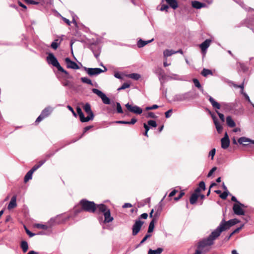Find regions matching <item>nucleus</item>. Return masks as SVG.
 <instances>
[{"label": "nucleus", "mask_w": 254, "mask_h": 254, "mask_svg": "<svg viewBox=\"0 0 254 254\" xmlns=\"http://www.w3.org/2000/svg\"><path fill=\"white\" fill-rule=\"evenodd\" d=\"M47 61L49 64H52L53 66L56 67L59 71L64 73L67 76L68 78H72L71 76L69 75L68 72L61 66L58 60L53 53H50L48 54L47 57Z\"/></svg>", "instance_id": "1"}, {"label": "nucleus", "mask_w": 254, "mask_h": 254, "mask_svg": "<svg viewBox=\"0 0 254 254\" xmlns=\"http://www.w3.org/2000/svg\"><path fill=\"white\" fill-rule=\"evenodd\" d=\"M97 208L99 212L103 213L104 216V223H108L113 221L114 218L111 215L110 210L106 205L103 204H98Z\"/></svg>", "instance_id": "2"}, {"label": "nucleus", "mask_w": 254, "mask_h": 254, "mask_svg": "<svg viewBox=\"0 0 254 254\" xmlns=\"http://www.w3.org/2000/svg\"><path fill=\"white\" fill-rule=\"evenodd\" d=\"M81 209L91 213L95 212L97 208V205L93 201H88L86 199H82L80 201Z\"/></svg>", "instance_id": "3"}, {"label": "nucleus", "mask_w": 254, "mask_h": 254, "mask_svg": "<svg viewBox=\"0 0 254 254\" xmlns=\"http://www.w3.org/2000/svg\"><path fill=\"white\" fill-rule=\"evenodd\" d=\"M208 97V100L211 103L212 106L213 108L216 110H219L221 108V107L225 106H227V104L225 103H222L221 104H219L217 102H216L211 96L209 95H207ZM216 112L218 115L220 120L222 121V123H224L225 122V117L223 114L220 113L219 111L217 110H216Z\"/></svg>", "instance_id": "4"}, {"label": "nucleus", "mask_w": 254, "mask_h": 254, "mask_svg": "<svg viewBox=\"0 0 254 254\" xmlns=\"http://www.w3.org/2000/svg\"><path fill=\"white\" fill-rule=\"evenodd\" d=\"M218 237H215V235L212 234V232L211 234L207 238L200 241L197 245L198 249H202V250L207 246H210L213 244V241Z\"/></svg>", "instance_id": "5"}, {"label": "nucleus", "mask_w": 254, "mask_h": 254, "mask_svg": "<svg viewBox=\"0 0 254 254\" xmlns=\"http://www.w3.org/2000/svg\"><path fill=\"white\" fill-rule=\"evenodd\" d=\"M195 98V94H193L191 91L177 94L174 97V101L183 102L189 101Z\"/></svg>", "instance_id": "6"}, {"label": "nucleus", "mask_w": 254, "mask_h": 254, "mask_svg": "<svg viewBox=\"0 0 254 254\" xmlns=\"http://www.w3.org/2000/svg\"><path fill=\"white\" fill-rule=\"evenodd\" d=\"M232 226H233V225L231 222H229V221H225L224 219H223L219 226L212 232V234L215 235V237H219L221 232L229 229Z\"/></svg>", "instance_id": "7"}, {"label": "nucleus", "mask_w": 254, "mask_h": 254, "mask_svg": "<svg viewBox=\"0 0 254 254\" xmlns=\"http://www.w3.org/2000/svg\"><path fill=\"white\" fill-rule=\"evenodd\" d=\"M232 226H233V225L231 222H229V221H225L224 219H223L219 226L212 232V234L215 235V237H219L221 232L229 229Z\"/></svg>", "instance_id": "8"}, {"label": "nucleus", "mask_w": 254, "mask_h": 254, "mask_svg": "<svg viewBox=\"0 0 254 254\" xmlns=\"http://www.w3.org/2000/svg\"><path fill=\"white\" fill-rule=\"evenodd\" d=\"M232 226H233V225L231 222H229V221H225L224 219H223L219 226L212 232V234L215 235V237H219L221 232L229 229Z\"/></svg>", "instance_id": "9"}, {"label": "nucleus", "mask_w": 254, "mask_h": 254, "mask_svg": "<svg viewBox=\"0 0 254 254\" xmlns=\"http://www.w3.org/2000/svg\"><path fill=\"white\" fill-rule=\"evenodd\" d=\"M53 108L48 106L45 108L41 112L39 116L37 118L35 123H38L42 121L44 119L48 117L53 112Z\"/></svg>", "instance_id": "10"}, {"label": "nucleus", "mask_w": 254, "mask_h": 254, "mask_svg": "<svg viewBox=\"0 0 254 254\" xmlns=\"http://www.w3.org/2000/svg\"><path fill=\"white\" fill-rule=\"evenodd\" d=\"M92 91L93 93L96 94L97 95H98L99 97L101 98L102 99V102L104 104L109 105L111 104L112 103L111 102V100L103 92H102L101 91L96 89V88H93L92 89Z\"/></svg>", "instance_id": "11"}, {"label": "nucleus", "mask_w": 254, "mask_h": 254, "mask_svg": "<svg viewBox=\"0 0 254 254\" xmlns=\"http://www.w3.org/2000/svg\"><path fill=\"white\" fill-rule=\"evenodd\" d=\"M84 69L87 72V74L91 76L99 75L101 73L107 70L106 67H104V70L100 68H87L86 67H84Z\"/></svg>", "instance_id": "12"}, {"label": "nucleus", "mask_w": 254, "mask_h": 254, "mask_svg": "<svg viewBox=\"0 0 254 254\" xmlns=\"http://www.w3.org/2000/svg\"><path fill=\"white\" fill-rule=\"evenodd\" d=\"M242 207H246V206L240 202H238V203L234 204L233 206L234 213L237 215H244L245 214V211L242 209Z\"/></svg>", "instance_id": "13"}, {"label": "nucleus", "mask_w": 254, "mask_h": 254, "mask_svg": "<svg viewBox=\"0 0 254 254\" xmlns=\"http://www.w3.org/2000/svg\"><path fill=\"white\" fill-rule=\"evenodd\" d=\"M84 111L88 114V116L85 117L87 122L93 120L94 117V115L91 109L90 105L87 103L83 107Z\"/></svg>", "instance_id": "14"}, {"label": "nucleus", "mask_w": 254, "mask_h": 254, "mask_svg": "<svg viewBox=\"0 0 254 254\" xmlns=\"http://www.w3.org/2000/svg\"><path fill=\"white\" fill-rule=\"evenodd\" d=\"M125 106L127 109L131 113L138 115H140L142 113V109L136 105L132 106L129 103H127L125 105Z\"/></svg>", "instance_id": "15"}, {"label": "nucleus", "mask_w": 254, "mask_h": 254, "mask_svg": "<svg viewBox=\"0 0 254 254\" xmlns=\"http://www.w3.org/2000/svg\"><path fill=\"white\" fill-rule=\"evenodd\" d=\"M143 222L140 220H136L132 226V235L135 236L140 231Z\"/></svg>", "instance_id": "16"}, {"label": "nucleus", "mask_w": 254, "mask_h": 254, "mask_svg": "<svg viewBox=\"0 0 254 254\" xmlns=\"http://www.w3.org/2000/svg\"><path fill=\"white\" fill-rule=\"evenodd\" d=\"M66 66L68 68L73 69H79V66L74 62L72 61L69 58H66L64 60Z\"/></svg>", "instance_id": "17"}, {"label": "nucleus", "mask_w": 254, "mask_h": 254, "mask_svg": "<svg viewBox=\"0 0 254 254\" xmlns=\"http://www.w3.org/2000/svg\"><path fill=\"white\" fill-rule=\"evenodd\" d=\"M211 41H212L210 39H206L199 45V47L201 49L203 55H205L206 50L207 48L210 46Z\"/></svg>", "instance_id": "18"}, {"label": "nucleus", "mask_w": 254, "mask_h": 254, "mask_svg": "<svg viewBox=\"0 0 254 254\" xmlns=\"http://www.w3.org/2000/svg\"><path fill=\"white\" fill-rule=\"evenodd\" d=\"M221 147L223 149H227L230 145V140L227 132H225L224 136L221 139Z\"/></svg>", "instance_id": "19"}, {"label": "nucleus", "mask_w": 254, "mask_h": 254, "mask_svg": "<svg viewBox=\"0 0 254 254\" xmlns=\"http://www.w3.org/2000/svg\"><path fill=\"white\" fill-rule=\"evenodd\" d=\"M253 140H252L246 137H240L238 140V142L240 144H243L244 146L247 145L249 143H253Z\"/></svg>", "instance_id": "20"}, {"label": "nucleus", "mask_w": 254, "mask_h": 254, "mask_svg": "<svg viewBox=\"0 0 254 254\" xmlns=\"http://www.w3.org/2000/svg\"><path fill=\"white\" fill-rule=\"evenodd\" d=\"M191 5L193 8L196 9H200L202 7L206 6V4L204 3L200 2L197 0H194L191 1Z\"/></svg>", "instance_id": "21"}, {"label": "nucleus", "mask_w": 254, "mask_h": 254, "mask_svg": "<svg viewBox=\"0 0 254 254\" xmlns=\"http://www.w3.org/2000/svg\"><path fill=\"white\" fill-rule=\"evenodd\" d=\"M17 206L16 203V196L13 195L8 205L7 208L9 210L14 208Z\"/></svg>", "instance_id": "22"}, {"label": "nucleus", "mask_w": 254, "mask_h": 254, "mask_svg": "<svg viewBox=\"0 0 254 254\" xmlns=\"http://www.w3.org/2000/svg\"><path fill=\"white\" fill-rule=\"evenodd\" d=\"M77 113L78 114L80 121L82 123L87 122L86 118L84 117V114L83 113L80 107H77L76 108Z\"/></svg>", "instance_id": "23"}, {"label": "nucleus", "mask_w": 254, "mask_h": 254, "mask_svg": "<svg viewBox=\"0 0 254 254\" xmlns=\"http://www.w3.org/2000/svg\"><path fill=\"white\" fill-rule=\"evenodd\" d=\"M153 40H154V39H152L150 40L144 41V40H142L141 39H140L137 41V47L138 48H142V47L145 46L147 44L152 42Z\"/></svg>", "instance_id": "24"}, {"label": "nucleus", "mask_w": 254, "mask_h": 254, "mask_svg": "<svg viewBox=\"0 0 254 254\" xmlns=\"http://www.w3.org/2000/svg\"><path fill=\"white\" fill-rule=\"evenodd\" d=\"M226 121L227 125L231 127H235L236 124L234 121L232 119L231 116H228L226 117Z\"/></svg>", "instance_id": "25"}, {"label": "nucleus", "mask_w": 254, "mask_h": 254, "mask_svg": "<svg viewBox=\"0 0 254 254\" xmlns=\"http://www.w3.org/2000/svg\"><path fill=\"white\" fill-rule=\"evenodd\" d=\"M112 106L113 108H114L115 106H116L117 112L118 113L122 114L123 113V111L121 107V105L119 102L115 103V102H112Z\"/></svg>", "instance_id": "26"}, {"label": "nucleus", "mask_w": 254, "mask_h": 254, "mask_svg": "<svg viewBox=\"0 0 254 254\" xmlns=\"http://www.w3.org/2000/svg\"><path fill=\"white\" fill-rule=\"evenodd\" d=\"M198 194H197L196 193H192L190 197V203L191 204H194V203H195L198 199Z\"/></svg>", "instance_id": "27"}, {"label": "nucleus", "mask_w": 254, "mask_h": 254, "mask_svg": "<svg viewBox=\"0 0 254 254\" xmlns=\"http://www.w3.org/2000/svg\"><path fill=\"white\" fill-rule=\"evenodd\" d=\"M61 42V40H59V39H55L51 45V47L54 50H56L60 46Z\"/></svg>", "instance_id": "28"}, {"label": "nucleus", "mask_w": 254, "mask_h": 254, "mask_svg": "<svg viewBox=\"0 0 254 254\" xmlns=\"http://www.w3.org/2000/svg\"><path fill=\"white\" fill-rule=\"evenodd\" d=\"M163 251V249L161 248H158L156 250H153L149 249L148 252V254H160Z\"/></svg>", "instance_id": "29"}, {"label": "nucleus", "mask_w": 254, "mask_h": 254, "mask_svg": "<svg viewBox=\"0 0 254 254\" xmlns=\"http://www.w3.org/2000/svg\"><path fill=\"white\" fill-rule=\"evenodd\" d=\"M176 54L174 50H165L163 52V55L164 57H170L173 54Z\"/></svg>", "instance_id": "30"}, {"label": "nucleus", "mask_w": 254, "mask_h": 254, "mask_svg": "<svg viewBox=\"0 0 254 254\" xmlns=\"http://www.w3.org/2000/svg\"><path fill=\"white\" fill-rule=\"evenodd\" d=\"M33 173L29 170L25 175L24 178V181L25 183L27 182L30 180L32 179V175Z\"/></svg>", "instance_id": "31"}, {"label": "nucleus", "mask_w": 254, "mask_h": 254, "mask_svg": "<svg viewBox=\"0 0 254 254\" xmlns=\"http://www.w3.org/2000/svg\"><path fill=\"white\" fill-rule=\"evenodd\" d=\"M216 129L218 133H221L223 130V127L219 122L218 120L214 122Z\"/></svg>", "instance_id": "32"}, {"label": "nucleus", "mask_w": 254, "mask_h": 254, "mask_svg": "<svg viewBox=\"0 0 254 254\" xmlns=\"http://www.w3.org/2000/svg\"><path fill=\"white\" fill-rule=\"evenodd\" d=\"M21 248L24 253H26L28 249V245L26 241H22L21 243Z\"/></svg>", "instance_id": "33"}, {"label": "nucleus", "mask_w": 254, "mask_h": 254, "mask_svg": "<svg viewBox=\"0 0 254 254\" xmlns=\"http://www.w3.org/2000/svg\"><path fill=\"white\" fill-rule=\"evenodd\" d=\"M201 74L202 76L206 77L208 75H212V72L211 70L206 68H203L202 70Z\"/></svg>", "instance_id": "34"}, {"label": "nucleus", "mask_w": 254, "mask_h": 254, "mask_svg": "<svg viewBox=\"0 0 254 254\" xmlns=\"http://www.w3.org/2000/svg\"><path fill=\"white\" fill-rule=\"evenodd\" d=\"M155 219H153L149 223L148 229V233H151L153 231L154 228Z\"/></svg>", "instance_id": "35"}, {"label": "nucleus", "mask_w": 254, "mask_h": 254, "mask_svg": "<svg viewBox=\"0 0 254 254\" xmlns=\"http://www.w3.org/2000/svg\"><path fill=\"white\" fill-rule=\"evenodd\" d=\"M58 218V216L56 217H53L50 219L49 221L47 222V224L49 227V228H51L55 224H56V220Z\"/></svg>", "instance_id": "36"}, {"label": "nucleus", "mask_w": 254, "mask_h": 254, "mask_svg": "<svg viewBox=\"0 0 254 254\" xmlns=\"http://www.w3.org/2000/svg\"><path fill=\"white\" fill-rule=\"evenodd\" d=\"M193 83L194 84V85L195 87L199 89L202 92L203 91V89L202 88L201 84L199 81V80L196 78H194L192 80Z\"/></svg>", "instance_id": "37"}, {"label": "nucleus", "mask_w": 254, "mask_h": 254, "mask_svg": "<svg viewBox=\"0 0 254 254\" xmlns=\"http://www.w3.org/2000/svg\"><path fill=\"white\" fill-rule=\"evenodd\" d=\"M81 81L84 83H86L91 85H92V82L91 79L88 78L87 77H83L80 78Z\"/></svg>", "instance_id": "38"}, {"label": "nucleus", "mask_w": 254, "mask_h": 254, "mask_svg": "<svg viewBox=\"0 0 254 254\" xmlns=\"http://www.w3.org/2000/svg\"><path fill=\"white\" fill-rule=\"evenodd\" d=\"M36 227L38 229H43V230H47L49 228L48 224L44 225V224H37L36 225Z\"/></svg>", "instance_id": "39"}, {"label": "nucleus", "mask_w": 254, "mask_h": 254, "mask_svg": "<svg viewBox=\"0 0 254 254\" xmlns=\"http://www.w3.org/2000/svg\"><path fill=\"white\" fill-rule=\"evenodd\" d=\"M128 76L135 80H138L140 78V75L139 74L135 73L129 74Z\"/></svg>", "instance_id": "40"}, {"label": "nucleus", "mask_w": 254, "mask_h": 254, "mask_svg": "<svg viewBox=\"0 0 254 254\" xmlns=\"http://www.w3.org/2000/svg\"><path fill=\"white\" fill-rule=\"evenodd\" d=\"M130 87V84L128 83H124L121 87L118 89V91L124 90Z\"/></svg>", "instance_id": "41"}, {"label": "nucleus", "mask_w": 254, "mask_h": 254, "mask_svg": "<svg viewBox=\"0 0 254 254\" xmlns=\"http://www.w3.org/2000/svg\"><path fill=\"white\" fill-rule=\"evenodd\" d=\"M147 124L149 126L153 127H156L157 126L156 122L154 120L148 121Z\"/></svg>", "instance_id": "42"}, {"label": "nucleus", "mask_w": 254, "mask_h": 254, "mask_svg": "<svg viewBox=\"0 0 254 254\" xmlns=\"http://www.w3.org/2000/svg\"><path fill=\"white\" fill-rule=\"evenodd\" d=\"M229 191H224L220 194V197L223 199H226L228 195Z\"/></svg>", "instance_id": "43"}, {"label": "nucleus", "mask_w": 254, "mask_h": 254, "mask_svg": "<svg viewBox=\"0 0 254 254\" xmlns=\"http://www.w3.org/2000/svg\"><path fill=\"white\" fill-rule=\"evenodd\" d=\"M240 66L243 72H246L248 70V67L244 64H240Z\"/></svg>", "instance_id": "44"}, {"label": "nucleus", "mask_w": 254, "mask_h": 254, "mask_svg": "<svg viewBox=\"0 0 254 254\" xmlns=\"http://www.w3.org/2000/svg\"><path fill=\"white\" fill-rule=\"evenodd\" d=\"M146 117L147 118H153V119H156L157 118V116L154 114V113L153 112H149L147 116H146Z\"/></svg>", "instance_id": "45"}, {"label": "nucleus", "mask_w": 254, "mask_h": 254, "mask_svg": "<svg viewBox=\"0 0 254 254\" xmlns=\"http://www.w3.org/2000/svg\"><path fill=\"white\" fill-rule=\"evenodd\" d=\"M172 112H173V110L172 109H170L168 111H167V112H166L165 113V117L166 118H170L171 117V114H172Z\"/></svg>", "instance_id": "46"}, {"label": "nucleus", "mask_w": 254, "mask_h": 254, "mask_svg": "<svg viewBox=\"0 0 254 254\" xmlns=\"http://www.w3.org/2000/svg\"><path fill=\"white\" fill-rule=\"evenodd\" d=\"M168 8H169L168 5H166V4H162L161 7L160 8V10L162 11H166V12H167Z\"/></svg>", "instance_id": "47"}, {"label": "nucleus", "mask_w": 254, "mask_h": 254, "mask_svg": "<svg viewBox=\"0 0 254 254\" xmlns=\"http://www.w3.org/2000/svg\"><path fill=\"white\" fill-rule=\"evenodd\" d=\"M198 188H200V190H205V183L203 181L200 182L199 184Z\"/></svg>", "instance_id": "48"}, {"label": "nucleus", "mask_w": 254, "mask_h": 254, "mask_svg": "<svg viewBox=\"0 0 254 254\" xmlns=\"http://www.w3.org/2000/svg\"><path fill=\"white\" fill-rule=\"evenodd\" d=\"M217 169V168L216 167H213L209 172L208 175H207V177H210L212 176V175L213 174V173L214 172V171H215Z\"/></svg>", "instance_id": "49"}, {"label": "nucleus", "mask_w": 254, "mask_h": 254, "mask_svg": "<svg viewBox=\"0 0 254 254\" xmlns=\"http://www.w3.org/2000/svg\"><path fill=\"white\" fill-rule=\"evenodd\" d=\"M24 1L28 4H38L39 2L35 1L33 0H24Z\"/></svg>", "instance_id": "50"}, {"label": "nucleus", "mask_w": 254, "mask_h": 254, "mask_svg": "<svg viewBox=\"0 0 254 254\" xmlns=\"http://www.w3.org/2000/svg\"><path fill=\"white\" fill-rule=\"evenodd\" d=\"M229 222H231V224L233 226L240 222V220L237 219H233L229 220Z\"/></svg>", "instance_id": "51"}, {"label": "nucleus", "mask_w": 254, "mask_h": 254, "mask_svg": "<svg viewBox=\"0 0 254 254\" xmlns=\"http://www.w3.org/2000/svg\"><path fill=\"white\" fill-rule=\"evenodd\" d=\"M241 94H243L244 95V96L245 97V98H246V99L251 104L252 102H251L250 99V97L249 96H248V95L244 92H241Z\"/></svg>", "instance_id": "52"}, {"label": "nucleus", "mask_w": 254, "mask_h": 254, "mask_svg": "<svg viewBox=\"0 0 254 254\" xmlns=\"http://www.w3.org/2000/svg\"><path fill=\"white\" fill-rule=\"evenodd\" d=\"M215 149L213 148L209 153V156L211 157V159L212 160L213 159L214 156L215 154Z\"/></svg>", "instance_id": "53"}, {"label": "nucleus", "mask_w": 254, "mask_h": 254, "mask_svg": "<svg viewBox=\"0 0 254 254\" xmlns=\"http://www.w3.org/2000/svg\"><path fill=\"white\" fill-rule=\"evenodd\" d=\"M158 108V106L157 105H153L152 106L147 107L146 108V110H154Z\"/></svg>", "instance_id": "54"}, {"label": "nucleus", "mask_w": 254, "mask_h": 254, "mask_svg": "<svg viewBox=\"0 0 254 254\" xmlns=\"http://www.w3.org/2000/svg\"><path fill=\"white\" fill-rule=\"evenodd\" d=\"M185 195V192L182 191L178 196L174 198L175 200L178 201Z\"/></svg>", "instance_id": "55"}, {"label": "nucleus", "mask_w": 254, "mask_h": 254, "mask_svg": "<svg viewBox=\"0 0 254 254\" xmlns=\"http://www.w3.org/2000/svg\"><path fill=\"white\" fill-rule=\"evenodd\" d=\"M24 228L26 233L27 234V235H29L30 237H32L35 235L34 233H33L31 232H30L25 226L24 227Z\"/></svg>", "instance_id": "56"}, {"label": "nucleus", "mask_w": 254, "mask_h": 254, "mask_svg": "<svg viewBox=\"0 0 254 254\" xmlns=\"http://www.w3.org/2000/svg\"><path fill=\"white\" fill-rule=\"evenodd\" d=\"M151 237L150 234H146L145 236L143 238V239L140 242V244H142L144 242L149 238Z\"/></svg>", "instance_id": "57"}, {"label": "nucleus", "mask_w": 254, "mask_h": 254, "mask_svg": "<svg viewBox=\"0 0 254 254\" xmlns=\"http://www.w3.org/2000/svg\"><path fill=\"white\" fill-rule=\"evenodd\" d=\"M209 113L211 115V118L213 119V122L218 120V119L217 118V117H216L214 113H212L210 111H209Z\"/></svg>", "instance_id": "58"}, {"label": "nucleus", "mask_w": 254, "mask_h": 254, "mask_svg": "<svg viewBox=\"0 0 254 254\" xmlns=\"http://www.w3.org/2000/svg\"><path fill=\"white\" fill-rule=\"evenodd\" d=\"M47 161V159H44L43 160H40L38 162V164L37 165H38L39 167H41Z\"/></svg>", "instance_id": "59"}, {"label": "nucleus", "mask_w": 254, "mask_h": 254, "mask_svg": "<svg viewBox=\"0 0 254 254\" xmlns=\"http://www.w3.org/2000/svg\"><path fill=\"white\" fill-rule=\"evenodd\" d=\"M67 108L68 109V110H69V111H70L72 112V113L74 117H76L77 116V114H76V113L74 111V110H73V108H72L70 106L68 105V106H67Z\"/></svg>", "instance_id": "60"}, {"label": "nucleus", "mask_w": 254, "mask_h": 254, "mask_svg": "<svg viewBox=\"0 0 254 254\" xmlns=\"http://www.w3.org/2000/svg\"><path fill=\"white\" fill-rule=\"evenodd\" d=\"M115 123L116 124H119L129 125V122H128V121H116Z\"/></svg>", "instance_id": "61"}, {"label": "nucleus", "mask_w": 254, "mask_h": 254, "mask_svg": "<svg viewBox=\"0 0 254 254\" xmlns=\"http://www.w3.org/2000/svg\"><path fill=\"white\" fill-rule=\"evenodd\" d=\"M55 152H53L46 154L45 156V159H47V160L49 158L53 156L55 154Z\"/></svg>", "instance_id": "62"}, {"label": "nucleus", "mask_w": 254, "mask_h": 254, "mask_svg": "<svg viewBox=\"0 0 254 254\" xmlns=\"http://www.w3.org/2000/svg\"><path fill=\"white\" fill-rule=\"evenodd\" d=\"M243 226L244 225H242L241 226L236 229L234 231L232 232V234H235V233L239 232L242 229Z\"/></svg>", "instance_id": "63"}, {"label": "nucleus", "mask_w": 254, "mask_h": 254, "mask_svg": "<svg viewBox=\"0 0 254 254\" xmlns=\"http://www.w3.org/2000/svg\"><path fill=\"white\" fill-rule=\"evenodd\" d=\"M178 192V190H172L169 194V197H172L173 196H174L176 193Z\"/></svg>", "instance_id": "64"}]
</instances>
